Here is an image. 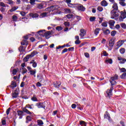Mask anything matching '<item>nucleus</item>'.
Returning a JSON list of instances; mask_svg holds the SVG:
<instances>
[{"label": "nucleus", "instance_id": "1", "mask_svg": "<svg viewBox=\"0 0 126 126\" xmlns=\"http://www.w3.org/2000/svg\"><path fill=\"white\" fill-rule=\"evenodd\" d=\"M119 13H120L119 11L113 10L111 12V18L115 19V20H118L119 19V15H120Z\"/></svg>", "mask_w": 126, "mask_h": 126}, {"label": "nucleus", "instance_id": "2", "mask_svg": "<svg viewBox=\"0 0 126 126\" xmlns=\"http://www.w3.org/2000/svg\"><path fill=\"white\" fill-rule=\"evenodd\" d=\"M120 13H121V15H120V17L119 18V21H120V22H122L124 21V19L126 18V10H124V11H122L120 12Z\"/></svg>", "mask_w": 126, "mask_h": 126}, {"label": "nucleus", "instance_id": "3", "mask_svg": "<svg viewBox=\"0 0 126 126\" xmlns=\"http://www.w3.org/2000/svg\"><path fill=\"white\" fill-rule=\"evenodd\" d=\"M54 34V32L53 31H47L44 33V37L46 39H50L51 38V35Z\"/></svg>", "mask_w": 126, "mask_h": 126}, {"label": "nucleus", "instance_id": "4", "mask_svg": "<svg viewBox=\"0 0 126 126\" xmlns=\"http://www.w3.org/2000/svg\"><path fill=\"white\" fill-rule=\"evenodd\" d=\"M36 106L39 109L43 108L45 109L46 108V105H45V102H38L36 104Z\"/></svg>", "mask_w": 126, "mask_h": 126}, {"label": "nucleus", "instance_id": "5", "mask_svg": "<svg viewBox=\"0 0 126 126\" xmlns=\"http://www.w3.org/2000/svg\"><path fill=\"white\" fill-rule=\"evenodd\" d=\"M125 42H126V40H121L118 41L116 43V47H117V49H119V48H120V47H122V46H123V45L124 44V43H125Z\"/></svg>", "mask_w": 126, "mask_h": 126}, {"label": "nucleus", "instance_id": "6", "mask_svg": "<svg viewBox=\"0 0 126 126\" xmlns=\"http://www.w3.org/2000/svg\"><path fill=\"white\" fill-rule=\"evenodd\" d=\"M19 94V89H16L15 92L12 94V97L13 98H17Z\"/></svg>", "mask_w": 126, "mask_h": 126}, {"label": "nucleus", "instance_id": "7", "mask_svg": "<svg viewBox=\"0 0 126 126\" xmlns=\"http://www.w3.org/2000/svg\"><path fill=\"white\" fill-rule=\"evenodd\" d=\"M109 47H111V48L109 49V51L112 50V48L114 47V45H115V39L114 38H111L109 42Z\"/></svg>", "mask_w": 126, "mask_h": 126}, {"label": "nucleus", "instance_id": "8", "mask_svg": "<svg viewBox=\"0 0 126 126\" xmlns=\"http://www.w3.org/2000/svg\"><path fill=\"white\" fill-rule=\"evenodd\" d=\"M113 89L114 88L113 87H111L110 90H107V91H106V94L108 97H110V96L112 95V91H113Z\"/></svg>", "mask_w": 126, "mask_h": 126}, {"label": "nucleus", "instance_id": "9", "mask_svg": "<svg viewBox=\"0 0 126 126\" xmlns=\"http://www.w3.org/2000/svg\"><path fill=\"white\" fill-rule=\"evenodd\" d=\"M118 61H120L119 63L121 64L125 63L126 62V59L125 58H123L121 57H118Z\"/></svg>", "mask_w": 126, "mask_h": 126}, {"label": "nucleus", "instance_id": "10", "mask_svg": "<svg viewBox=\"0 0 126 126\" xmlns=\"http://www.w3.org/2000/svg\"><path fill=\"white\" fill-rule=\"evenodd\" d=\"M77 8L78 10H80L81 11H84L85 10V7L81 4L78 5Z\"/></svg>", "mask_w": 126, "mask_h": 126}, {"label": "nucleus", "instance_id": "11", "mask_svg": "<svg viewBox=\"0 0 126 126\" xmlns=\"http://www.w3.org/2000/svg\"><path fill=\"white\" fill-rule=\"evenodd\" d=\"M62 83L61 82H56L54 83V86L55 88H60V86H61Z\"/></svg>", "mask_w": 126, "mask_h": 126}, {"label": "nucleus", "instance_id": "12", "mask_svg": "<svg viewBox=\"0 0 126 126\" xmlns=\"http://www.w3.org/2000/svg\"><path fill=\"white\" fill-rule=\"evenodd\" d=\"M79 35L81 36V37H84V36H85V34H86L85 30H84V29H81Z\"/></svg>", "mask_w": 126, "mask_h": 126}, {"label": "nucleus", "instance_id": "13", "mask_svg": "<svg viewBox=\"0 0 126 126\" xmlns=\"http://www.w3.org/2000/svg\"><path fill=\"white\" fill-rule=\"evenodd\" d=\"M16 86H17V85H16V83L14 81H12L11 85L9 86V87L13 90L14 89Z\"/></svg>", "mask_w": 126, "mask_h": 126}, {"label": "nucleus", "instance_id": "14", "mask_svg": "<svg viewBox=\"0 0 126 126\" xmlns=\"http://www.w3.org/2000/svg\"><path fill=\"white\" fill-rule=\"evenodd\" d=\"M18 116H19V119H22V117L23 116V111L18 110L17 111Z\"/></svg>", "mask_w": 126, "mask_h": 126}, {"label": "nucleus", "instance_id": "15", "mask_svg": "<svg viewBox=\"0 0 126 126\" xmlns=\"http://www.w3.org/2000/svg\"><path fill=\"white\" fill-rule=\"evenodd\" d=\"M36 7L39 9H42L44 8V5L43 3H37L36 4Z\"/></svg>", "mask_w": 126, "mask_h": 126}, {"label": "nucleus", "instance_id": "16", "mask_svg": "<svg viewBox=\"0 0 126 126\" xmlns=\"http://www.w3.org/2000/svg\"><path fill=\"white\" fill-rule=\"evenodd\" d=\"M65 2H66L69 7H72L73 4L70 3L71 2V0H66Z\"/></svg>", "mask_w": 126, "mask_h": 126}, {"label": "nucleus", "instance_id": "17", "mask_svg": "<svg viewBox=\"0 0 126 126\" xmlns=\"http://www.w3.org/2000/svg\"><path fill=\"white\" fill-rule=\"evenodd\" d=\"M102 6H107L108 5V2L105 0H102L100 3Z\"/></svg>", "mask_w": 126, "mask_h": 126}, {"label": "nucleus", "instance_id": "18", "mask_svg": "<svg viewBox=\"0 0 126 126\" xmlns=\"http://www.w3.org/2000/svg\"><path fill=\"white\" fill-rule=\"evenodd\" d=\"M116 80H114V78H111L110 80V82L111 84V85H115L117 83V82L115 81Z\"/></svg>", "mask_w": 126, "mask_h": 126}, {"label": "nucleus", "instance_id": "19", "mask_svg": "<svg viewBox=\"0 0 126 126\" xmlns=\"http://www.w3.org/2000/svg\"><path fill=\"white\" fill-rule=\"evenodd\" d=\"M99 32H100V28H96L94 31V35L97 36V35H98V34H99Z\"/></svg>", "mask_w": 126, "mask_h": 126}, {"label": "nucleus", "instance_id": "20", "mask_svg": "<svg viewBox=\"0 0 126 126\" xmlns=\"http://www.w3.org/2000/svg\"><path fill=\"white\" fill-rule=\"evenodd\" d=\"M30 72L31 75H33L34 77H36V69L32 70Z\"/></svg>", "mask_w": 126, "mask_h": 126}, {"label": "nucleus", "instance_id": "21", "mask_svg": "<svg viewBox=\"0 0 126 126\" xmlns=\"http://www.w3.org/2000/svg\"><path fill=\"white\" fill-rule=\"evenodd\" d=\"M105 63H110V64H112L113 63V60L112 59H108L105 60Z\"/></svg>", "mask_w": 126, "mask_h": 126}, {"label": "nucleus", "instance_id": "22", "mask_svg": "<svg viewBox=\"0 0 126 126\" xmlns=\"http://www.w3.org/2000/svg\"><path fill=\"white\" fill-rule=\"evenodd\" d=\"M102 30L103 31V34H104V35H109V34H110V33L111 32L110 30L108 29H106L105 31H104V30Z\"/></svg>", "mask_w": 126, "mask_h": 126}, {"label": "nucleus", "instance_id": "23", "mask_svg": "<svg viewBox=\"0 0 126 126\" xmlns=\"http://www.w3.org/2000/svg\"><path fill=\"white\" fill-rule=\"evenodd\" d=\"M21 44L22 45V46H25V45L27 46V45H28V41L27 40H24L21 42Z\"/></svg>", "mask_w": 126, "mask_h": 126}, {"label": "nucleus", "instance_id": "24", "mask_svg": "<svg viewBox=\"0 0 126 126\" xmlns=\"http://www.w3.org/2000/svg\"><path fill=\"white\" fill-rule=\"evenodd\" d=\"M112 7L114 10H118V4H117L116 2L114 3Z\"/></svg>", "mask_w": 126, "mask_h": 126}, {"label": "nucleus", "instance_id": "25", "mask_svg": "<svg viewBox=\"0 0 126 126\" xmlns=\"http://www.w3.org/2000/svg\"><path fill=\"white\" fill-rule=\"evenodd\" d=\"M115 23H116V22H115L114 20H110L109 22L110 26H114V25H115Z\"/></svg>", "mask_w": 126, "mask_h": 126}, {"label": "nucleus", "instance_id": "26", "mask_svg": "<svg viewBox=\"0 0 126 126\" xmlns=\"http://www.w3.org/2000/svg\"><path fill=\"white\" fill-rule=\"evenodd\" d=\"M31 58V55H28L24 59V62H28L29 60Z\"/></svg>", "mask_w": 126, "mask_h": 126}, {"label": "nucleus", "instance_id": "27", "mask_svg": "<svg viewBox=\"0 0 126 126\" xmlns=\"http://www.w3.org/2000/svg\"><path fill=\"white\" fill-rule=\"evenodd\" d=\"M26 108H28L29 109H34V105H33V104H31V105L28 104V105H26Z\"/></svg>", "mask_w": 126, "mask_h": 126}, {"label": "nucleus", "instance_id": "28", "mask_svg": "<svg viewBox=\"0 0 126 126\" xmlns=\"http://www.w3.org/2000/svg\"><path fill=\"white\" fill-rule=\"evenodd\" d=\"M32 18H37L39 17V15L37 13L32 14Z\"/></svg>", "mask_w": 126, "mask_h": 126}, {"label": "nucleus", "instance_id": "29", "mask_svg": "<svg viewBox=\"0 0 126 126\" xmlns=\"http://www.w3.org/2000/svg\"><path fill=\"white\" fill-rule=\"evenodd\" d=\"M23 112H25V113L29 114V115L31 114V112L29 111V110H28L27 109H26V107H25V108L23 109Z\"/></svg>", "mask_w": 126, "mask_h": 126}, {"label": "nucleus", "instance_id": "30", "mask_svg": "<svg viewBox=\"0 0 126 126\" xmlns=\"http://www.w3.org/2000/svg\"><path fill=\"white\" fill-rule=\"evenodd\" d=\"M80 125L81 126H86V122L83 121H80Z\"/></svg>", "mask_w": 126, "mask_h": 126}, {"label": "nucleus", "instance_id": "31", "mask_svg": "<svg viewBox=\"0 0 126 126\" xmlns=\"http://www.w3.org/2000/svg\"><path fill=\"white\" fill-rule=\"evenodd\" d=\"M37 124L38 126H42V125H44V123H43V121L41 120H37Z\"/></svg>", "mask_w": 126, "mask_h": 126}, {"label": "nucleus", "instance_id": "32", "mask_svg": "<svg viewBox=\"0 0 126 126\" xmlns=\"http://www.w3.org/2000/svg\"><path fill=\"white\" fill-rule=\"evenodd\" d=\"M37 54H38V52H37V51H34L31 53V55L30 56L32 58V57H34V56L37 55Z\"/></svg>", "mask_w": 126, "mask_h": 126}, {"label": "nucleus", "instance_id": "33", "mask_svg": "<svg viewBox=\"0 0 126 126\" xmlns=\"http://www.w3.org/2000/svg\"><path fill=\"white\" fill-rule=\"evenodd\" d=\"M74 17L73 14H69L66 15L67 18H68V19H70V18H73Z\"/></svg>", "mask_w": 126, "mask_h": 126}, {"label": "nucleus", "instance_id": "34", "mask_svg": "<svg viewBox=\"0 0 126 126\" xmlns=\"http://www.w3.org/2000/svg\"><path fill=\"white\" fill-rule=\"evenodd\" d=\"M32 101H33V102H37L38 101V99H37V97L35 95H33V97L32 98Z\"/></svg>", "mask_w": 126, "mask_h": 126}, {"label": "nucleus", "instance_id": "35", "mask_svg": "<svg viewBox=\"0 0 126 126\" xmlns=\"http://www.w3.org/2000/svg\"><path fill=\"white\" fill-rule=\"evenodd\" d=\"M117 34V31H113L111 32V35L112 37H114V36Z\"/></svg>", "mask_w": 126, "mask_h": 126}, {"label": "nucleus", "instance_id": "36", "mask_svg": "<svg viewBox=\"0 0 126 126\" xmlns=\"http://www.w3.org/2000/svg\"><path fill=\"white\" fill-rule=\"evenodd\" d=\"M121 78H122V79H126V73H124L122 75H121Z\"/></svg>", "mask_w": 126, "mask_h": 126}, {"label": "nucleus", "instance_id": "37", "mask_svg": "<svg viewBox=\"0 0 126 126\" xmlns=\"http://www.w3.org/2000/svg\"><path fill=\"white\" fill-rule=\"evenodd\" d=\"M18 8V7H13L11 8V9L10 10V12H13V11H15V10H16Z\"/></svg>", "mask_w": 126, "mask_h": 126}, {"label": "nucleus", "instance_id": "38", "mask_svg": "<svg viewBox=\"0 0 126 126\" xmlns=\"http://www.w3.org/2000/svg\"><path fill=\"white\" fill-rule=\"evenodd\" d=\"M51 8H52L53 10H57V9H59V6L58 5L52 6L51 7Z\"/></svg>", "mask_w": 126, "mask_h": 126}, {"label": "nucleus", "instance_id": "39", "mask_svg": "<svg viewBox=\"0 0 126 126\" xmlns=\"http://www.w3.org/2000/svg\"><path fill=\"white\" fill-rule=\"evenodd\" d=\"M95 19H96L95 17H91L90 18V21H91V22H93V21H95Z\"/></svg>", "mask_w": 126, "mask_h": 126}, {"label": "nucleus", "instance_id": "40", "mask_svg": "<svg viewBox=\"0 0 126 126\" xmlns=\"http://www.w3.org/2000/svg\"><path fill=\"white\" fill-rule=\"evenodd\" d=\"M17 71H18V70L17 69H13L12 71V74H13V75H15V74L17 73Z\"/></svg>", "mask_w": 126, "mask_h": 126}, {"label": "nucleus", "instance_id": "41", "mask_svg": "<svg viewBox=\"0 0 126 126\" xmlns=\"http://www.w3.org/2000/svg\"><path fill=\"white\" fill-rule=\"evenodd\" d=\"M56 29L57 31H62L63 28L61 26H58L56 28Z\"/></svg>", "mask_w": 126, "mask_h": 126}, {"label": "nucleus", "instance_id": "42", "mask_svg": "<svg viewBox=\"0 0 126 126\" xmlns=\"http://www.w3.org/2000/svg\"><path fill=\"white\" fill-rule=\"evenodd\" d=\"M45 31H46L45 30H40V31H39L38 32H37V34H39V35H42V33L43 32H45Z\"/></svg>", "mask_w": 126, "mask_h": 126}, {"label": "nucleus", "instance_id": "43", "mask_svg": "<svg viewBox=\"0 0 126 126\" xmlns=\"http://www.w3.org/2000/svg\"><path fill=\"white\" fill-rule=\"evenodd\" d=\"M12 19L13 21H17V16H15V15H13L12 16Z\"/></svg>", "mask_w": 126, "mask_h": 126}, {"label": "nucleus", "instance_id": "44", "mask_svg": "<svg viewBox=\"0 0 126 126\" xmlns=\"http://www.w3.org/2000/svg\"><path fill=\"white\" fill-rule=\"evenodd\" d=\"M35 1H36V0H30V3L32 5H34L35 4Z\"/></svg>", "mask_w": 126, "mask_h": 126}, {"label": "nucleus", "instance_id": "45", "mask_svg": "<svg viewBox=\"0 0 126 126\" xmlns=\"http://www.w3.org/2000/svg\"><path fill=\"white\" fill-rule=\"evenodd\" d=\"M65 13H71V10H70V9H64Z\"/></svg>", "mask_w": 126, "mask_h": 126}, {"label": "nucleus", "instance_id": "46", "mask_svg": "<svg viewBox=\"0 0 126 126\" xmlns=\"http://www.w3.org/2000/svg\"><path fill=\"white\" fill-rule=\"evenodd\" d=\"M111 78H113V80H117L119 78V76H118V75H115L114 76L112 77Z\"/></svg>", "mask_w": 126, "mask_h": 126}, {"label": "nucleus", "instance_id": "47", "mask_svg": "<svg viewBox=\"0 0 126 126\" xmlns=\"http://www.w3.org/2000/svg\"><path fill=\"white\" fill-rule=\"evenodd\" d=\"M121 26L122 27V28H123V29H126V25L125 23H122L121 24Z\"/></svg>", "mask_w": 126, "mask_h": 126}, {"label": "nucleus", "instance_id": "48", "mask_svg": "<svg viewBox=\"0 0 126 126\" xmlns=\"http://www.w3.org/2000/svg\"><path fill=\"white\" fill-rule=\"evenodd\" d=\"M125 1H120L119 2L120 4H121V5H122V6H126V2H125Z\"/></svg>", "mask_w": 126, "mask_h": 126}, {"label": "nucleus", "instance_id": "49", "mask_svg": "<svg viewBox=\"0 0 126 126\" xmlns=\"http://www.w3.org/2000/svg\"><path fill=\"white\" fill-rule=\"evenodd\" d=\"M120 52L121 54H125V52H126V50L125 49V48H121L120 50Z\"/></svg>", "mask_w": 126, "mask_h": 126}, {"label": "nucleus", "instance_id": "50", "mask_svg": "<svg viewBox=\"0 0 126 126\" xmlns=\"http://www.w3.org/2000/svg\"><path fill=\"white\" fill-rule=\"evenodd\" d=\"M22 73L24 74V73H26V72H27V69L25 68H22Z\"/></svg>", "mask_w": 126, "mask_h": 126}, {"label": "nucleus", "instance_id": "51", "mask_svg": "<svg viewBox=\"0 0 126 126\" xmlns=\"http://www.w3.org/2000/svg\"><path fill=\"white\" fill-rule=\"evenodd\" d=\"M101 25L102 26H103V27H107L108 26V25L107 24L106 22L102 23Z\"/></svg>", "mask_w": 126, "mask_h": 126}, {"label": "nucleus", "instance_id": "52", "mask_svg": "<svg viewBox=\"0 0 126 126\" xmlns=\"http://www.w3.org/2000/svg\"><path fill=\"white\" fill-rule=\"evenodd\" d=\"M23 46H21L19 48V50L20 52H24V49H23Z\"/></svg>", "mask_w": 126, "mask_h": 126}, {"label": "nucleus", "instance_id": "53", "mask_svg": "<svg viewBox=\"0 0 126 126\" xmlns=\"http://www.w3.org/2000/svg\"><path fill=\"white\" fill-rule=\"evenodd\" d=\"M80 43H81V41H80V40H76L75 41V44H76V45H79V44H80Z\"/></svg>", "mask_w": 126, "mask_h": 126}, {"label": "nucleus", "instance_id": "54", "mask_svg": "<svg viewBox=\"0 0 126 126\" xmlns=\"http://www.w3.org/2000/svg\"><path fill=\"white\" fill-rule=\"evenodd\" d=\"M64 25L66 27H68L69 26V23L68 22H65Z\"/></svg>", "mask_w": 126, "mask_h": 126}, {"label": "nucleus", "instance_id": "55", "mask_svg": "<svg viewBox=\"0 0 126 126\" xmlns=\"http://www.w3.org/2000/svg\"><path fill=\"white\" fill-rule=\"evenodd\" d=\"M20 14L22 16H25L26 15V12L22 11L20 12Z\"/></svg>", "mask_w": 126, "mask_h": 126}, {"label": "nucleus", "instance_id": "56", "mask_svg": "<svg viewBox=\"0 0 126 126\" xmlns=\"http://www.w3.org/2000/svg\"><path fill=\"white\" fill-rule=\"evenodd\" d=\"M120 70H121V72H126V69L125 68H120Z\"/></svg>", "mask_w": 126, "mask_h": 126}, {"label": "nucleus", "instance_id": "57", "mask_svg": "<svg viewBox=\"0 0 126 126\" xmlns=\"http://www.w3.org/2000/svg\"><path fill=\"white\" fill-rule=\"evenodd\" d=\"M7 3H8V4H10V5H12L13 4V1L9 0L8 1Z\"/></svg>", "mask_w": 126, "mask_h": 126}, {"label": "nucleus", "instance_id": "58", "mask_svg": "<svg viewBox=\"0 0 126 126\" xmlns=\"http://www.w3.org/2000/svg\"><path fill=\"white\" fill-rule=\"evenodd\" d=\"M97 10H98V11H103V7L100 6L98 7Z\"/></svg>", "mask_w": 126, "mask_h": 126}, {"label": "nucleus", "instance_id": "59", "mask_svg": "<svg viewBox=\"0 0 126 126\" xmlns=\"http://www.w3.org/2000/svg\"><path fill=\"white\" fill-rule=\"evenodd\" d=\"M67 48H65L64 49L62 52V54H64V53H66V52H67Z\"/></svg>", "mask_w": 126, "mask_h": 126}, {"label": "nucleus", "instance_id": "60", "mask_svg": "<svg viewBox=\"0 0 126 126\" xmlns=\"http://www.w3.org/2000/svg\"><path fill=\"white\" fill-rule=\"evenodd\" d=\"M9 112H10V108H9L7 109L6 113V115H9Z\"/></svg>", "mask_w": 126, "mask_h": 126}, {"label": "nucleus", "instance_id": "61", "mask_svg": "<svg viewBox=\"0 0 126 126\" xmlns=\"http://www.w3.org/2000/svg\"><path fill=\"white\" fill-rule=\"evenodd\" d=\"M69 51H74V47H70L68 49Z\"/></svg>", "mask_w": 126, "mask_h": 126}, {"label": "nucleus", "instance_id": "62", "mask_svg": "<svg viewBox=\"0 0 126 126\" xmlns=\"http://www.w3.org/2000/svg\"><path fill=\"white\" fill-rule=\"evenodd\" d=\"M26 119L27 120L29 121V122H30V121H31V117L27 116Z\"/></svg>", "mask_w": 126, "mask_h": 126}, {"label": "nucleus", "instance_id": "63", "mask_svg": "<svg viewBox=\"0 0 126 126\" xmlns=\"http://www.w3.org/2000/svg\"><path fill=\"white\" fill-rule=\"evenodd\" d=\"M85 56L86 57V58H89V57H90L89 53H85Z\"/></svg>", "mask_w": 126, "mask_h": 126}, {"label": "nucleus", "instance_id": "64", "mask_svg": "<svg viewBox=\"0 0 126 126\" xmlns=\"http://www.w3.org/2000/svg\"><path fill=\"white\" fill-rule=\"evenodd\" d=\"M103 56H104V57H107V56H108V53H107V52L106 51H104L103 53Z\"/></svg>", "mask_w": 126, "mask_h": 126}]
</instances>
